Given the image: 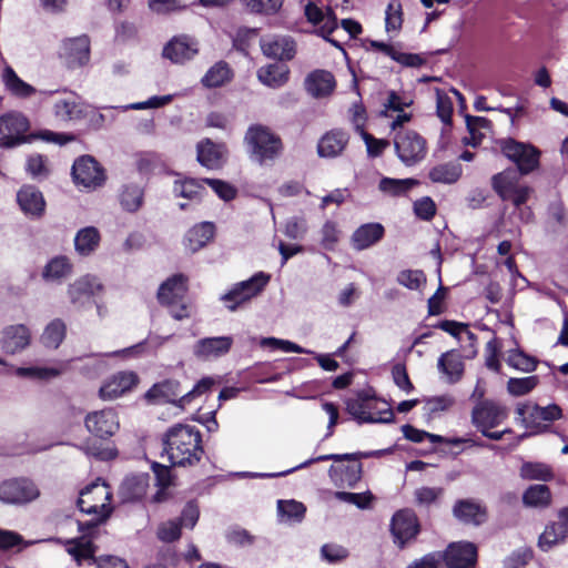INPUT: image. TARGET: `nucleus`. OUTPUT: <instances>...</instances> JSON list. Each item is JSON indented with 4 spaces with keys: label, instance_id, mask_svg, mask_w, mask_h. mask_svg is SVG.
Listing matches in <instances>:
<instances>
[{
    "label": "nucleus",
    "instance_id": "1",
    "mask_svg": "<svg viewBox=\"0 0 568 568\" xmlns=\"http://www.w3.org/2000/svg\"><path fill=\"white\" fill-rule=\"evenodd\" d=\"M503 153L517 164L518 170H506L493 176V189L515 207L526 204L531 195V187L519 183L520 174L532 172L539 163V152L530 144L507 140L501 144Z\"/></svg>",
    "mask_w": 568,
    "mask_h": 568
},
{
    "label": "nucleus",
    "instance_id": "2",
    "mask_svg": "<svg viewBox=\"0 0 568 568\" xmlns=\"http://www.w3.org/2000/svg\"><path fill=\"white\" fill-rule=\"evenodd\" d=\"M385 452L386 450H372L355 454L321 455L314 458H310L293 468L280 473H243V476H250L253 478H275L286 476L295 470L305 468L314 463L333 460L335 464L332 465L328 470V475L333 484L336 487L353 488L362 477V464L359 462V458L379 457L384 455Z\"/></svg>",
    "mask_w": 568,
    "mask_h": 568
},
{
    "label": "nucleus",
    "instance_id": "3",
    "mask_svg": "<svg viewBox=\"0 0 568 568\" xmlns=\"http://www.w3.org/2000/svg\"><path fill=\"white\" fill-rule=\"evenodd\" d=\"M164 450L173 466H193L203 454L200 430L191 425L175 424L163 438Z\"/></svg>",
    "mask_w": 568,
    "mask_h": 568
},
{
    "label": "nucleus",
    "instance_id": "4",
    "mask_svg": "<svg viewBox=\"0 0 568 568\" xmlns=\"http://www.w3.org/2000/svg\"><path fill=\"white\" fill-rule=\"evenodd\" d=\"M110 487L102 479L98 478L80 491L78 506L80 510L88 515H94V519L83 524L78 523L79 530L85 535V531L97 528V526L106 520L112 513Z\"/></svg>",
    "mask_w": 568,
    "mask_h": 568
},
{
    "label": "nucleus",
    "instance_id": "5",
    "mask_svg": "<svg viewBox=\"0 0 568 568\" xmlns=\"http://www.w3.org/2000/svg\"><path fill=\"white\" fill-rule=\"evenodd\" d=\"M347 413L358 424H387L394 419L389 404L372 389H363L345 402Z\"/></svg>",
    "mask_w": 568,
    "mask_h": 568
},
{
    "label": "nucleus",
    "instance_id": "6",
    "mask_svg": "<svg viewBox=\"0 0 568 568\" xmlns=\"http://www.w3.org/2000/svg\"><path fill=\"white\" fill-rule=\"evenodd\" d=\"M212 377H204L199 381L191 390L181 395L180 383L176 381H164L153 385L145 394V398L152 403H174L179 407H185L196 396H200L211 389L214 385Z\"/></svg>",
    "mask_w": 568,
    "mask_h": 568
},
{
    "label": "nucleus",
    "instance_id": "7",
    "mask_svg": "<svg viewBox=\"0 0 568 568\" xmlns=\"http://www.w3.org/2000/svg\"><path fill=\"white\" fill-rule=\"evenodd\" d=\"M250 156L260 164L273 161L282 151L280 136L262 124L251 125L244 136Z\"/></svg>",
    "mask_w": 568,
    "mask_h": 568
},
{
    "label": "nucleus",
    "instance_id": "8",
    "mask_svg": "<svg viewBox=\"0 0 568 568\" xmlns=\"http://www.w3.org/2000/svg\"><path fill=\"white\" fill-rule=\"evenodd\" d=\"M187 291V277L183 274H174L164 281L158 291L160 304L169 307L174 320L181 321L190 316L189 305L185 301Z\"/></svg>",
    "mask_w": 568,
    "mask_h": 568
},
{
    "label": "nucleus",
    "instance_id": "9",
    "mask_svg": "<svg viewBox=\"0 0 568 568\" xmlns=\"http://www.w3.org/2000/svg\"><path fill=\"white\" fill-rule=\"evenodd\" d=\"M393 141L397 158L406 166L422 162L427 154L425 138L414 130L398 129Z\"/></svg>",
    "mask_w": 568,
    "mask_h": 568
},
{
    "label": "nucleus",
    "instance_id": "10",
    "mask_svg": "<svg viewBox=\"0 0 568 568\" xmlns=\"http://www.w3.org/2000/svg\"><path fill=\"white\" fill-rule=\"evenodd\" d=\"M271 280L265 272H257L250 278L235 283L221 300L230 311H235L240 305L260 295Z\"/></svg>",
    "mask_w": 568,
    "mask_h": 568
},
{
    "label": "nucleus",
    "instance_id": "11",
    "mask_svg": "<svg viewBox=\"0 0 568 568\" xmlns=\"http://www.w3.org/2000/svg\"><path fill=\"white\" fill-rule=\"evenodd\" d=\"M517 419L530 430L529 434L546 432L547 426L542 422H554L561 417V408L551 404L541 407L532 403H519L516 407Z\"/></svg>",
    "mask_w": 568,
    "mask_h": 568
},
{
    "label": "nucleus",
    "instance_id": "12",
    "mask_svg": "<svg viewBox=\"0 0 568 568\" xmlns=\"http://www.w3.org/2000/svg\"><path fill=\"white\" fill-rule=\"evenodd\" d=\"M65 547L68 554L78 565H95L97 568H128L125 560L115 556H106L97 560L95 548L87 536L68 540Z\"/></svg>",
    "mask_w": 568,
    "mask_h": 568
},
{
    "label": "nucleus",
    "instance_id": "13",
    "mask_svg": "<svg viewBox=\"0 0 568 568\" xmlns=\"http://www.w3.org/2000/svg\"><path fill=\"white\" fill-rule=\"evenodd\" d=\"M103 285L94 275H83L77 278L68 287V296L71 304L81 310L92 304H98L97 298L101 295ZM98 314H102V307L97 305Z\"/></svg>",
    "mask_w": 568,
    "mask_h": 568
},
{
    "label": "nucleus",
    "instance_id": "14",
    "mask_svg": "<svg viewBox=\"0 0 568 568\" xmlns=\"http://www.w3.org/2000/svg\"><path fill=\"white\" fill-rule=\"evenodd\" d=\"M39 496V488L28 478L9 479L0 484V500L6 504H28Z\"/></svg>",
    "mask_w": 568,
    "mask_h": 568
},
{
    "label": "nucleus",
    "instance_id": "15",
    "mask_svg": "<svg viewBox=\"0 0 568 568\" xmlns=\"http://www.w3.org/2000/svg\"><path fill=\"white\" fill-rule=\"evenodd\" d=\"M29 129L28 119L19 112H9L0 116V146L12 148L26 141Z\"/></svg>",
    "mask_w": 568,
    "mask_h": 568
},
{
    "label": "nucleus",
    "instance_id": "16",
    "mask_svg": "<svg viewBox=\"0 0 568 568\" xmlns=\"http://www.w3.org/2000/svg\"><path fill=\"white\" fill-rule=\"evenodd\" d=\"M87 430L100 439H108L119 430L118 414L112 408H104L89 413L84 418Z\"/></svg>",
    "mask_w": 568,
    "mask_h": 568
},
{
    "label": "nucleus",
    "instance_id": "17",
    "mask_svg": "<svg viewBox=\"0 0 568 568\" xmlns=\"http://www.w3.org/2000/svg\"><path fill=\"white\" fill-rule=\"evenodd\" d=\"M72 176L78 185L87 189H95L105 180L102 166L90 155H83L73 163Z\"/></svg>",
    "mask_w": 568,
    "mask_h": 568
},
{
    "label": "nucleus",
    "instance_id": "18",
    "mask_svg": "<svg viewBox=\"0 0 568 568\" xmlns=\"http://www.w3.org/2000/svg\"><path fill=\"white\" fill-rule=\"evenodd\" d=\"M59 54L71 69L87 64L90 60L89 38L87 36H79L63 40Z\"/></svg>",
    "mask_w": 568,
    "mask_h": 568
},
{
    "label": "nucleus",
    "instance_id": "19",
    "mask_svg": "<svg viewBox=\"0 0 568 568\" xmlns=\"http://www.w3.org/2000/svg\"><path fill=\"white\" fill-rule=\"evenodd\" d=\"M390 531L394 536L395 544L403 548L405 544L415 538L419 531L416 515L409 509L398 510L392 518Z\"/></svg>",
    "mask_w": 568,
    "mask_h": 568
},
{
    "label": "nucleus",
    "instance_id": "20",
    "mask_svg": "<svg viewBox=\"0 0 568 568\" xmlns=\"http://www.w3.org/2000/svg\"><path fill=\"white\" fill-rule=\"evenodd\" d=\"M232 345V336L204 337L193 345L192 352L201 361H212L225 356Z\"/></svg>",
    "mask_w": 568,
    "mask_h": 568
},
{
    "label": "nucleus",
    "instance_id": "21",
    "mask_svg": "<svg viewBox=\"0 0 568 568\" xmlns=\"http://www.w3.org/2000/svg\"><path fill=\"white\" fill-rule=\"evenodd\" d=\"M443 555L448 568H473L477 560V548L473 542H452Z\"/></svg>",
    "mask_w": 568,
    "mask_h": 568
},
{
    "label": "nucleus",
    "instance_id": "22",
    "mask_svg": "<svg viewBox=\"0 0 568 568\" xmlns=\"http://www.w3.org/2000/svg\"><path fill=\"white\" fill-rule=\"evenodd\" d=\"M52 110L57 121L63 123L80 120L85 115V105L80 97L73 92L57 98Z\"/></svg>",
    "mask_w": 568,
    "mask_h": 568
},
{
    "label": "nucleus",
    "instance_id": "23",
    "mask_svg": "<svg viewBox=\"0 0 568 568\" xmlns=\"http://www.w3.org/2000/svg\"><path fill=\"white\" fill-rule=\"evenodd\" d=\"M566 538H568V507L561 509L557 519L545 527L539 536L538 546L542 551H548Z\"/></svg>",
    "mask_w": 568,
    "mask_h": 568
},
{
    "label": "nucleus",
    "instance_id": "24",
    "mask_svg": "<svg viewBox=\"0 0 568 568\" xmlns=\"http://www.w3.org/2000/svg\"><path fill=\"white\" fill-rule=\"evenodd\" d=\"M138 381V375L133 372H119L102 384L99 396L103 400L115 399L131 390Z\"/></svg>",
    "mask_w": 568,
    "mask_h": 568
},
{
    "label": "nucleus",
    "instance_id": "25",
    "mask_svg": "<svg viewBox=\"0 0 568 568\" xmlns=\"http://www.w3.org/2000/svg\"><path fill=\"white\" fill-rule=\"evenodd\" d=\"M507 417L506 409L493 402H484L473 409L471 420L480 430L498 426Z\"/></svg>",
    "mask_w": 568,
    "mask_h": 568
},
{
    "label": "nucleus",
    "instance_id": "26",
    "mask_svg": "<svg viewBox=\"0 0 568 568\" xmlns=\"http://www.w3.org/2000/svg\"><path fill=\"white\" fill-rule=\"evenodd\" d=\"M263 53L275 60H291L295 53V42L286 36H266L261 39Z\"/></svg>",
    "mask_w": 568,
    "mask_h": 568
},
{
    "label": "nucleus",
    "instance_id": "27",
    "mask_svg": "<svg viewBox=\"0 0 568 568\" xmlns=\"http://www.w3.org/2000/svg\"><path fill=\"white\" fill-rule=\"evenodd\" d=\"M199 52L197 42L187 36L172 39L163 49V55L174 63H184Z\"/></svg>",
    "mask_w": 568,
    "mask_h": 568
},
{
    "label": "nucleus",
    "instance_id": "28",
    "mask_svg": "<svg viewBox=\"0 0 568 568\" xmlns=\"http://www.w3.org/2000/svg\"><path fill=\"white\" fill-rule=\"evenodd\" d=\"M17 202L21 211L31 219H38L44 213L45 201L33 185H23L17 193Z\"/></svg>",
    "mask_w": 568,
    "mask_h": 568
},
{
    "label": "nucleus",
    "instance_id": "29",
    "mask_svg": "<svg viewBox=\"0 0 568 568\" xmlns=\"http://www.w3.org/2000/svg\"><path fill=\"white\" fill-rule=\"evenodd\" d=\"M1 80L4 88L17 98L27 99L37 93L47 98L54 93L53 91H38L34 87L23 81L10 65L4 67Z\"/></svg>",
    "mask_w": 568,
    "mask_h": 568
},
{
    "label": "nucleus",
    "instance_id": "30",
    "mask_svg": "<svg viewBox=\"0 0 568 568\" xmlns=\"http://www.w3.org/2000/svg\"><path fill=\"white\" fill-rule=\"evenodd\" d=\"M31 333L23 324L10 325L3 329L2 348L9 354H16L30 345Z\"/></svg>",
    "mask_w": 568,
    "mask_h": 568
},
{
    "label": "nucleus",
    "instance_id": "31",
    "mask_svg": "<svg viewBox=\"0 0 568 568\" xmlns=\"http://www.w3.org/2000/svg\"><path fill=\"white\" fill-rule=\"evenodd\" d=\"M347 132L334 129L325 133L318 141L317 152L321 158H336L342 154L348 144Z\"/></svg>",
    "mask_w": 568,
    "mask_h": 568
},
{
    "label": "nucleus",
    "instance_id": "32",
    "mask_svg": "<svg viewBox=\"0 0 568 568\" xmlns=\"http://www.w3.org/2000/svg\"><path fill=\"white\" fill-rule=\"evenodd\" d=\"M384 226L379 223H366L357 227L352 235V245L356 251H363L384 236Z\"/></svg>",
    "mask_w": 568,
    "mask_h": 568
},
{
    "label": "nucleus",
    "instance_id": "33",
    "mask_svg": "<svg viewBox=\"0 0 568 568\" xmlns=\"http://www.w3.org/2000/svg\"><path fill=\"white\" fill-rule=\"evenodd\" d=\"M101 233L95 226L80 229L74 236V250L78 255L88 257L100 247Z\"/></svg>",
    "mask_w": 568,
    "mask_h": 568
},
{
    "label": "nucleus",
    "instance_id": "34",
    "mask_svg": "<svg viewBox=\"0 0 568 568\" xmlns=\"http://www.w3.org/2000/svg\"><path fill=\"white\" fill-rule=\"evenodd\" d=\"M214 224L202 222L191 227L184 236V246L192 253L204 247L214 236Z\"/></svg>",
    "mask_w": 568,
    "mask_h": 568
},
{
    "label": "nucleus",
    "instance_id": "35",
    "mask_svg": "<svg viewBox=\"0 0 568 568\" xmlns=\"http://www.w3.org/2000/svg\"><path fill=\"white\" fill-rule=\"evenodd\" d=\"M307 92L315 98L329 94L334 87L335 80L331 72L325 70H316L310 73L305 80Z\"/></svg>",
    "mask_w": 568,
    "mask_h": 568
},
{
    "label": "nucleus",
    "instance_id": "36",
    "mask_svg": "<svg viewBox=\"0 0 568 568\" xmlns=\"http://www.w3.org/2000/svg\"><path fill=\"white\" fill-rule=\"evenodd\" d=\"M224 145L215 144L211 140L197 144V161L207 169L220 168L224 160Z\"/></svg>",
    "mask_w": 568,
    "mask_h": 568
},
{
    "label": "nucleus",
    "instance_id": "37",
    "mask_svg": "<svg viewBox=\"0 0 568 568\" xmlns=\"http://www.w3.org/2000/svg\"><path fill=\"white\" fill-rule=\"evenodd\" d=\"M73 265L69 257L64 255L54 256L44 266L42 277L47 282H61L71 275Z\"/></svg>",
    "mask_w": 568,
    "mask_h": 568
},
{
    "label": "nucleus",
    "instance_id": "38",
    "mask_svg": "<svg viewBox=\"0 0 568 568\" xmlns=\"http://www.w3.org/2000/svg\"><path fill=\"white\" fill-rule=\"evenodd\" d=\"M456 518L466 524L480 525L486 518V510L473 500H459L454 506Z\"/></svg>",
    "mask_w": 568,
    "mask_h": 568
},
{
    "label": "nucleus",
    "instance_id": "39",
    "mask_svg": "<svg viewBox=\"0 0 568 568\" xmlns=\"http://www.w3.org/2000/svg\"><path fill=\"white\" fill-rule=\"evenodd\" d=\"M65 364L60 363L57 365H33L29 367H18L16 374L20 377H26L36 381H50L60 376L65 371Z\"/></svg>",
    "mask_w": 568,
    "mask_h": 568
},
{
    "label": "nucleus",
    "instance_id": "40",
    "mask_svg": "<svg viewBox=\"0 0 568 568\" xmlns=\"http://www.w3.org/2000/svg\"><path fill=\"white\" fill-rule=\"evenodd\" d=\"M438 369L446 375L448 383L458 382L464 374L462 356L455 352H447L438 359Z\"/></svg>",
    "mask_w": 568,
    "mask_h": 568
},
{
    "label": "nucleus",
    "instance_id": "41",
    "mask_svg": "<svg viewBox=\"0 0 568 568\" xmlns=\"http://www.w3.org/2000/svg\"><path fill=\"white\" fill-rule=\"evenodd\" d=\"M258 80L271 88L283 85L288 79V69L284 64H268L257 71Z\"/></svg>",
    "mask_w": 568,
    "mask_h": 568
},
{
    "label": "nucleus",
    "instance_id": "42",
    "mask_svg": "<svg viewBox=\"0 0 568 568\" xmlns=\"http://www.w3.org/2000/svg\"><path fill=\"white\" fill-rule=\"evenodd\" d=\"M306 513V507L303 503L288 499L277 501V515L281 523H301Z\"/></svg>",
    "mask_w": 568,
    "mask_h": 568
},
{
    "label": "nucleus",
    "instance_id": "43",
    "mask_svg": "<svg viewBox=\"0 0 568 568\" xmlns=\"http://www.w3.org/2000/svg\"><path fill=\"white\" fill-rule=\"evenodd\" d=\"M232 79V70L229 64L224 61L216 62L212 65L204 77L202 78V84L205 88H219Z\"/></svg>",
    "mask_w": 568,
    "mask_h": 568
},
{
    "label": "nucleus",
    "instance_id": "44",
    "mask_svg": "<svg viewBox=\"0 0 568 568\" xmlns=\"http://www.w3.org/2000/svg\"><path fill=\"white\" fill-rule=\"evenodd\" d=\"M205 184L203 180L195 179L176 180L173 185V193L175 196L184 197L191 201H197L205 192Z\"/></svg>",
    "mask_w": 568,
    "mask_h": 568
},
{
    "label": "nucleus",
    "instance_id": "45",
    "mask_svg": "<svg viewBox=\"0 0 568 568\" xmlns=\"http://www.w3.org/2000/svg\"><path fill=\"white\" fill-rule=\"evenodd\" d=\"M67 333V326L60 318L51 321L44 328L41 341L45 347L58 348L63 342Z\"/></svg>",
    "mask_w": 568,
    "mask_h": 568
},
{
    "label": "nucleus",
    "instance_id": "46",
    "mask_svg": "<svg viewBox=\"0 0 568 568\" xmlns=\"http://www.w3.org/2000/svg\"><path fill=\"white\" fill-rule=\"evenodd\" d=\"M462 175V166L457 163L436 165L429 172V179L436 183L453 184Z\"/></svg>",
    "mask_w": 568,
    "mask_h": 568
},
{
    "label": "nucleus",
    "instance_id": "47",
    "mask_svg": "<svg viewBox=\"0 0 568 568\" xmlns=\"http://www.w3.org/2000/svg\"><path fill=\"white\" fill-rule=\"evenodd\" d=\"M414 179H392L383 178L379 181L378 189L390 196L405 195L413 186L417 185Z\"/></svg>",
    "mask_w": 568,
    "mask_h": 568
},
{
    "label": "nucleus",
    "instance_id": "48",
    "mask_svg": "<svg viewBox=\"0 0 568 568\" xmlns=\"http://www.w3.org/2000/svg\"><path fill=\"white\" fill-rule=\"evenodd\" d=\"M120 203L123 210L136 212L143 203V190L136 184L124 185L120 194Z\"/></svg>",
    "mask_w": 568,
    "mask_h": 568
},
{
    "label": "nucleus",
    "instance_id": "49",
    "mask_svg": "<svg viewBox=\"0 0 568 568\" xmlns=\"http://www.w3.org/2000/svg\"><path fill=\"white\" fill-rule=\"evenodd\" d=\"M551 494L548 486L538 484L530 486L523 496L524 504L532 507H544L550 503Z\"/></svg>",
    "mask_w": 568,
    "mask_h": 568
},
{
    "label": "nucleus",
    "instance_id": "50",
    "mask_svg": "<svg viewBox=\"0 0 568 568\" xmlns=\"http://www.w3.org/2000/svg\"><path fill=\"white\" fill-rule=\"evenodd\" d=\"M520 476L529 480L547 481L551 479V468L544 463H525L520 468Z\"/></svg>",
    "mask_w": 568,
    "mask_h": 568
},
{
    "label": "nucleus",
    "instance_id": "51",
    "mask_svg": "<svg viewBox=\"0 0 568 568\" xmlns=\"http://www.w3.org/2000/svg\"><path fill=\"white\" fill-rule=\"evenodd\" d=\"M506 362L510 367L526 373L535 371L537 366V361L520 349L509 351Z\"/></svg>",
    "mask_w": 568,
    "mask_h": 568
},
{
    "label": "nucleus",
    "instance_id": "52",
    "mask_svg": "<svg viewBox=\"0 0 568 568\" xmlns=\"http://www.w3.org/2000/svg\"><path fill=\"white\" fill-rule=\"evenodd\" d=\"M334 497L343 503L355 505L359 509L371 508L374 500V496L369 490L364 493L335 491Z\"/></svg>",
    "mask_w": 568,
    "mask_h": 568
},
{
    "label": "nucleus",
    "instance_id": "53",
    "mask_svg": "<svg viewBox=\"0 0 568 568\" xmlns=\"http://www.w3.org/2000/svg\"><path fill=\"white\" fill-rule=\"evenodd\" d=\"M78 448L87 456L94 457L100 460H110L116 456V450L114 448L103 446L94 440H89L85 444L78 446Z\"/></svg>",
    "mask_w": 568,
    "mask_h": 568
},
{
    "label": "nucleus",
    "instance_id": "54",
    "mask_svg": "<svg viewBox=\"0 0 568 568\" xmlns=\"http://www.w3.org/2000/svg\"><path fill=\"white\" fill-rule=\"evenodd\" d=\"M403 23L402 4L398 1L388 3L385 12V29L387 33L398 32Z\"/></svg>",
    "mask_w": 568,
    "mask_h": 568
},
{
    "label": "nucleus",
    "instance_id": "55",
    "mask_svg": "<svg viewBox=\"0 0 568 568\" xmlns=\"http://www.w3.org/2000/svg\"><path fill=\"white\" fill-rule=\"evenodd\" d=\"M538 384L537 376L521 378L511 377L507 382V390L514 396H523L531 392Z\"/></svg>",
    "mask_w": 568,
    "mask_h": 568
},
{
    "label": "nucleus",
    "instance_id": "56",
    "mask_svg": "<svg viewBox=\"0 0 568 568\" xmlns=\"http://www.w3.org/2000/svg\"><path fill=\"white\" fill-rule=\"evenodd\" d=\"M182 528L183 526L178 518L170 519L159 525L156 535L163 542H173L180 538Z\"/></svg>",
    "mask_w": 568,
    "mask_h": 568
},
{
    "label": "nucleus",
    "instance_id": "57",
    "mask_svg": "<svg viewBox=\"0 0 568 568\" xmlns=\"http://www.w3.org/2000/svg\"><path fill=\"white\" fill-rule=\"evenodd\" d=\"M172 100H173V95H171V94L161 95V97L153 95L150 99H148L146 101L130 103L126 105L118 106L116 109H120L122 111L158 109V108L169 104Z\"/></svg>",
    "mask_w": 568,
    "mask_h": 568
},
{
    "label": "nucleus",
    "instance_id": "58",
    "mask_svg": "<svg viewBox=\"0 0 568 568\" xmlns=\"http://www.w3.org/2000/svg\"><path fill=\"white\" fill-rule=\"evenodd\" d=\"M397 282L408 290H418L426 282L423 271L405 270L398 273Z\"/></svg>",
    "mask_w": 568,
    "mask_h": 568
},
{
    "label": "nucleus",
    "instance_id": "59",
    "mask_svg": "<svg viewBox=\"0 0 568 568\" xmlns=\"http://www.w3.org/2000/svg\"><path fill=\"white\" fill-rule=\"evenodd\" d=\"M305 16L313 24L324 23V28L329 32L334 29V20L331 19L329 14L323 12L321 8L312 2L305 7Z\"/></svg>",
    "mask_w": 568,
    "mask_h": 568
},
{
    "label": "nucleus",
    "instance_id": "60",
    "mask_svg": "<svg viewBox=\"0 0 568 568\" xmlns=\"http://www.w3.org/2000/svg\"><path fill=\"white\" fill-rule=\"evenodd\" d=\"M307 231V224L304 217H290L284 225V234L291 240L302 239Z\"/></svg>",
    "mask_w": 568,
    "mask_h": 568
},
{
    "label": "nucleus",
    "instance_id": "61",
    "mask_svg": "<svg viewBox=\"0 0 568 568\" xmlns=\"http://www.w3.org/2000/svg\"><path fill=\"white\" fill-rule=\"evenodd\" d=\"M362 139L366 144L367 154L369 158H377L383 154L389 142L384 139H376L372 134L362 130Z\"/></svg>",
    "mask_w": 568,
    "mask_h": 568
},
{
    "label": "nucleus",
    "instance_id": "62",
    "mask_svg": "<svg viewBox=\"0 0 568 568\" xmlns=\"http://www.w3.org/2000/svg\"><path fill=\"white\" fill-rule=\"evenodd\" d=\"M200 510L195 501H189L182 509L181 516L178 520L181 523L183 528L193 529L199 520Z\"/></svg>",
    "mask_w": 568,
    "mask_h": 568
},
{
    "label": "nucleus",
    "instance_id": "63",
    "mask_svg": "<svg viewBox=\"0 0 568 568\" xmlns=\"http://www.w3.org/2000/svg\"><path fill=\"white\" fill-rule=\"evenodd\" d=\"M321 555L324 560L329 564H336L348 556V551L346 548L339 545L326 544L321 548Z\"/></svg>",
    "mask_w": 568,
    "mask_h": 568
},
{
    "label": "nucleus",
    "instance_id": "64",
    "mask_svg": "<svg viewBox=\"0 0 568 568\" xmlns=\"http://www.w3.org/2000/svg\"><path fill=\"white\" fill-rule=\"evenodd\" d=\"M443 562V555L439 551L426 554L419 559L414 560L407 568H439Z\"/></svg>",
    "mask_w": 568,
    "mask_h": 568
}]
</instances>
